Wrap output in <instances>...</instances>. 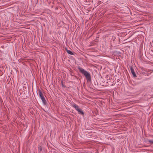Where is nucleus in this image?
Instances as JSON below:
<instances>
[{"instance_id":"nucleus-9","label":"nucleus","mask_w":153,"mask_h":153,"mask_svg":"<svg viewBox=\"0 0 153 153\" xmlns=\"http://www.w3.org/2000/svg\"><path fill=\"white\" fill-rule=\"evenodd\" d=\"M148 142L150 143H152L153 144V140H149Z\"/></svg>"},{"instance_id":"nucleus-5","label":"nucleus","mask_w":153,"mask_h":153,"mask_svg":"<svg viewBox=\"0 0 153 153\" xmlns=\"http://www.w3.org/2000/svg\"><path fill=\"white\" fill-rule=\"evenodd\" d=\"M77 111L79 114H81L82 115H83L84 113L83 111H82V110L80 109H79Z\"/></svg>"},{"instance_id":"nucleus-6","label":"nucleus","mask_w":153,"mask_h":153,"mask_svg":"<svg viewBox=\"0 0 153 153\" xmlns=\"http://www.w3.org/2000/svg\"><path fill=\"white\" fill-rule=\"evenodd\" d=\"M41 100L43 102V103L45 105H46L47 103L45 98L44 97L42 98Z\"/></svg>"},{"instance_id":"nucleus-1","label":"nucleus","mask_w":153,"mask_h":153,"mask_svg":"<svg viewBox=\"0 0 153 153\" xmlns=\"http://www.w3.org/2000/svg\"><path fill=\"white\" fill-rule=\"evenodd\" d=\"M78 69L82 74L84 75L87 79L88 80H91V75L89 73L85 71L83 69L80 67H78Z\"/></svg>"},{"instance_id":"nucleus-3","label":"nucleus","mask_w":153,"mask_h":153,"mask_svg":"<svg viewBox=\"0 0 153 153\" xmlns=\"http://www.w3.org/2000/svg\"><path fill=\"white\" fill-rule=\"evenodd\" d=\"M72 106L76 110V111H78L79 109H80L79 107V106L77 105H76V104H73L72 105Z\"/></svg>"},{"instance_id":"nucleus-8","label":"nucleus","mask_w":153,"mask_h":153,"mask_svg":"<svg viewBox=\"0 0 153 153\" xmlns=\"http://www.w3.org/2000/svg\"><path fill=\"white\" fill-rule=\"evenodd\" d=\"M42 150V148L41 146H40L39 147L38 150L39 152H40Z\"/></svg>"},{"instance_id":"nucleus-7","label":"nucleus","mask_w":153,"mask_h":153,"mask_svg":"<svg viewBox=\"0 0 153 153\" xmlns=\"http://www.w3.org/2000/svg\"><path fill=\"white\" fill-rule=\"evenodd\" d=\"M67 52L69 54L71 55H73V53L70 51L67 50Z\"/></svg>"},{"instance_id":"nucleus-2","label":"nucleus","mask_w":153,"mask_h":153,"mask_svg":"<svg viewBox=\"0 0 153 153\" xmlns=\"http://www.w3.org/2000/svg\"><path fill=\"white\" fill-rule=\"evenodd\" d=\"M130 69L133 75V76L134 77H136V75L134 72L133 68L132 67L130 66Z\"/></svg>"},{"instance_id":"nucleus-4","label":"nucleus","mask_w":153,"mask_h":153,"mask_svg":"<svg viewBox=\"0 0 153 153\" xmlns=\"http://www.w3.org/2000/svg\"><path fill=\"white\" fill-rule=\"evenodd\" d=\"M39 94V95L40 98L42 99V98L44 97L42 93L41 92V91L39 90L38 91Z\"/></svg>"}]
</instances>
